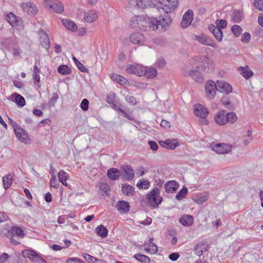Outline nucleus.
<instances>
[{"instance_id":"f257e3e1","label":"nucleus","mask_w":263,"mask_h":263,"mask_svg":"<svg viewBox=\"0 0 263 263\" xmlns=\"http://www.w3.org/2000/svg\"><path fill=\"white\" fill-rule=\"evenodd\" d=\"M157 23V18L140 15L133 16L130 21V26L132 28L140 30H145L146 28H148L155 31L157 30L156 25Z\"/></svg>"},{"instance_id":"f03ea898","label":"nucleus","mask_w":263,"mask_h":263,"mask_svg":"<svg viewBox=\"0 0 263 263\" xmlns=\"http://www.w3.org/2000/svg\"><path fill=\"white\" fill-rule=\"evenodd\" d=\"M210 59L206 57H196L190 60V64L192 65L193 68L196 70L189 69L183 70V74L185 76H193L200 70H204L209 66Z\"/></svg>"},{"instance_id":"7ed1b4c3","label":"nucleus","mask_w":263,"mask_h":263,"mask_svg":"<svg viewBox=\"0 0 263 263\" xmlns=\"http://www.w3.org/2000/svg\"><path fill=\"white\" fill-rule=\"evenodd\" d=\"M215 24L216 26L211 25L209 26V29L217 41L220 42L221 41L223 36L221 29L227 27V22L224 20H217L216 21Z\"/></svg>"},{"instance_id":"20e7f679","label":"nucleus","mask_w":263,"mask_h":263,"mask_svg":"<svg viewBox=\"0 0 263 263\" xmlns=\"http://www.w3.org/2000/svg\"><path fill=\"white\" fill-rule=\"evenodd\" d=\"M160 190L158 187H154L146 195V200L148 205L153 208H157L162 201V197L160 195Z\"/></svg>"},{"instance_id":"39448f33","label":"nucleus","mask_w":263,"mask_h":263,"mask_svg":"<svg viewBox=\"0 0 263 263\" xmlns=\"http://www.w3.org/2000/svg\"><path fill=\"white\" fill-rule=\"evenodd\" d=\"M161 5V8L166 13L175 10L178 6V0H155Z\"/></svg>"},{"instance_id":"423d86ee","label":"nucleus","mask_w":263,"mask_h":263,"mask_svg":"<svg viewBox=\"0 0 263 263\" xmlns=\"http://www.w3.org/2000/svg\"><path fill=\"white\" fill-rule=\"evenodd\" d=\"M45 6L58 13H61L64 10L63 5L58 0H46Z\"/></svg>"},{"instance_id":"0eeeda50","label":"nucleus","mask_w":263,"mask_h":263,"mask_svg":"<svg viewBox=\"0 0 263 263\" xmlns=\"http://www.w3.org/2000/svg\"><path fill=\"white\" fill-rule=\"evenodd\" d=\"M21 8L24 12L29 15H34L38 11L36 5L31 2L22 3L21 4Z\"/></svg>"},{"instance_id":"6e6552de","label":"nucleus","mask_w":263,"mask_h":263,"mask_svg":"<svg viewBox=\"0 0 263 263\" xmlns=\"http://www.w3.org/2000/svg\"><path fill=\"white\" fill-rule=\"evenodd\" d=\"M125 70L128 73L141 77L144 72V67L140 64H129L126 66Z\"/></svg>"},{"instance_id":"1a4fd4ad","label":"nucleus","mask_w":263,"mask_h":263,"mask_svg":"<svg viewBox=\"0 0 263 263\" xmlns=\"http://www.w3.org/2000/svg\"><path fill=\"white\" fill-rule=\"evenodd\" d=\"M130 42L136 45L144 46L146 44V38L144 35L140 32H134L129 36Z\"/></svg>"},{"instance_id":"9d476101","label":"nucleus","mask_w":263,"mask_h":263,"mask_svg":"<svg viewBox=\"0 0 263 263\" xmlns=\"http://www.w3.org/2000/svg\"><path fill=\"white\" fill-rule=\"evenodd\" d=\"M6 20L13 27L21 28L23 26L22 18L16 16L12 12H10L6 15Z\"/></svg>"},{"instance_id":"9b49d317","label":"nucleus","mask_w":263,"mask_h":263,"mask_svg":"<svg viewBox=\"0 0 263 263\" xmlns=\"http://www.w3.org/2000/svg\"><path fill=\"white\" fill-rule=\"evenodd\" d=\"M205 90L206 96L210 99H213L217 90V86L214 81H208L205 83Z\"/></svg>"},{"instance_id":"f8f14e48","label":"nucleus","mask_w":263,"mask_h":263,"mask_svg":"<svg viewBox=\"0 0 263 263\" xmlns=\"http://www.w3.org/2000/svg\"><path fill=\"white\" fill-rule=\"evenodd\" d=\"M229 115L230 113L227 112L225 110H221L216 114L214 120L218 125H224L229 121Z\"/></svg>"},{"instance_id":"ddd939ff","label":"nucleus","mask_w":263,"mask_h":263,"mask_svg":"<svg viewBox=\"0 0 263 263\" xmlns=\"http://www.w3.org/2000/svg\"><path fill=\"white\" fill-rule=\"evenodd\" d=\"M14 133L18 140L25 144L30 143L28 134L24 129L16 127L14 128Z\"/></svg>"},{"instance_id":"4468645a","label":"nucleus","mask_w":263,"mask_h":263,"mask_svg":"<svg viewBox=\"0 0 263 263\" xmlns=\"http://www.w3.org/2000/svg\"><path fill=\"white\" fill-rule=\"evenodd\" d=\"M194 13L192 10H187L183 15L181 22V27L182 28L188 27L193 21Z\"/></svg>"},{"instance_id":"2eb2a0df","label":"nucleus","mask_w":263,"mask_h":263,"mask_svg":"<svg viewBox=\"0 0 263 263\" xmlns=\"http://www.w3.org/2000/svg\"><path fill=\"white\" fill-rule=\"evenodd\" d=\"M212 150L218 154H226L230 151V145L226 143L211 144Z\"/></svg>"},{"instance_id":"dca6fc26","label":"nucleus","mask_w":263,"mask_h":263,"mask_svg":"<svg viewBox=\"0 0 263 263\" xmlns=\"http://www.w3.org/2000/svg\"><path fill=\"white\" fill-rule=\"evenodd\" d=\"M194 40L197 41L202 44L209 46L214 48L216 47V43L212 39L204 35H195L194 37Z\"/></svg>"},{"instance_id":"f3484780","label":"nucleus","mask_w":263,"mask_h":263,"mask_svg":"<svg viewBox=\"0 0 263 263\" xmlns=\"http://www.w3.org/2000/svg\"><path fill=\"white\" fill-rule=\"evenodd\" d=\"M194 112L196 116L202 119H205L209 114L207 108L200 104H196L194 105Z\"/></svg>"},{"instance_id":"a211bd4d","label":"nucleus","mask_w":263,"mask_h":263,"mask_svg":"<svg viewBox=\"0 0 263 263\" xmlns=\"http://www.w3.org/2000/svg\"><path fill=\"white\" fill-rule=\"evenodd\" d=\"M99 15L97 12L93 10H90L84 13V20L87 23H91L97 21Z\"/></svg>"},{"instance_id":"6ab92c4d","label":"nucleus","mask_w":263,"mask_h":263,"mask_svg":"<svg viewBox=\"0 0 263 263\" xmlns=\"http://www.w3.org/2000/svg\"><path fill=\"white\" fill-rule=\"evenodd\" d=\"M217 90L220 92L228 95L230 92V85L223 80L217 81Z\"/></svg>"},{"instance_id":"aec40b11","label":"nucleus","mask_w":263,"mask_h":263,"mask_svg":"<svg viewBox=\"0 0 263 263\" xmlns=\"http://www.w3.org/2000/svg\"><path fill=\"white\" fill-rule=\"evenodd\" d=\"M128 3L133 7L144 9L151 4L150 0H128Z\"/></svg>"},{"instance_id":"412c9836","label":"nucleus","mask_w":263,"mask_h":263,"mask_svg":"<svg viewBox=\"0 0 263 263\" xmlns=\"http://www.w3.org/2000/svg\"><path fill=\"white\" fill-rule=\"evenodd\" d=\"M39 35L42 46L48 50L50 48V42L47 34L44 30H42L40 31Z\"/></svg>"},{"instance_id":"4be33fe9","label":"nucleus","mask_w":263,"mask_h":263,"mask_svg":"<svg viewBox=\"0 0 263 263\" xmlns=\"http://www.w3.org/2000/svg\"><path fill=\"white\" fill-rule=\"evenodd\" d=\"M159 144L161 146L165 147L166 148L169 149H174L179 145V143L176 139H168L165 141H160Z\"/></svg>"},{"instance_id":"5701e85b","label":"nucleus","mask_w":263,"mask_h":263,"mask_svg":"<svg viewBox=\"0 0 263 263\" xmlns=\"http://www.w3.org/2000/svg\"><path fill=\"white\" fill-rule=\"evenodd\" d=\"M117 209L120 213H127L130 209L129 204L128 202L124 200L119 201L116 205Z\"/></svg>"},{"instance_id":"b1692460","label":"nucleus","mask_w":263,"mask_h":263,"mask_svg":"<svg viewBox=\"0 0 263 263\" xmlns=\"http://www.w3.org/2000/svg\"><path fill=\"white\" fill-rule=\"evenodd\" d=\"M179 222L183 226H191L194 222L193 217L190 215H184L180 218Z\"/></svg>"},{"instance_id":"393cba45","label":"nucleus","mask_w":263,"mask_h":263,"mask_svg":"<svg viewBox=\"0 0 263 263\" xmlns=\"http://www.w3.org/2000/svg\"><path fill=\"white\" fill-rule=\"evenodd\" d=\"M178 183L174 180L167 181L165 185L164 189L165 191L168 193H172L177 190Z\"/></svg>"},{"instance_id":"a878e982","label":"nucleus","mask_w":263,"mask_h":263,"mask_svg":"<svg viewBox=\"0 0 263 263\" xmlns=\"http://www.w3.org/2000/svg\"><path fill=\"white\" fill-rule=\"evenodd\" d=\"M23 258L26 259L29 258L31 261L34 262L36 260L38 254L34 251L31 250H24L22 252Z\"/></svg>"},{"instance_id":"bb28decb","label":"nucleus","mask_w":263,"mask_h":263,"mask_svg":"<svg viewBox=\"0 0 263 263\" xmlns=\"http://www.w3.org/2000/svg\"><path fill=\"white\" fill-rule=\"evenodd\" d=\"M124 172V178L125 179L130 180L134 177V170L129 165H125L123 166Z\"/></svg>"},{"instance_id":"cd10ccee","label":"nucleus","mask_w":263,"mask_h":263,"mask_svg":"<svg viewBox=\"0 0 263 263\" xmlns=\"http://www.w3.org/2000/svg\"><path fill=\"white\" fill-rule=\"evenodd\" d=\"M157 23L156 24L157 30L159 26H161L162 28H165L167 25H168L172 22L170 17L166 16L163 17L162 16L159 17V20L157 18Z\"/></svg>"},{"instance_id":"c85d7f7f","label":"nucleus","mask_w":263,"mask_h":263,"mask_svg":"<svg viewBox=\"0 0 263 263\" xmlns=\"http://www.w3.org/2000/svg\"><path fill=\"white\" fill-rule=\"evenodd\" d=\"M238 70L240 71V74L246 79H248L253 76V71L248 66L239 67Z\"/></svg>"},{"instance_id":"c756f323","label":"nucleus","mask_w":263,"mask_h":263,"mask_svg":"<svg viewBox=\"0 0 263 263\" xmlns=\"http://www.w3.org/2000/svg\"><path fill=\"white\" fill-rule=\"evenodd\" d=\"M107 176L109 179L112 180H117L121 175L120 171L116 168H111L108 170Z\"/></svg>"},{"instance_id":"7c9ffc66","label":"nucleus","mask_w":263,"mask_h":263,"mask_svg":"<svg viewBox=\"0 0 263 263\" xmlns=\"http://www.w3.org/2000/svg\"><path fill=\"white\" fill-rule=\"evenodd\" d=\"M207 245L205 243L200 242L197 243L195 248L194 251L196 255L200 256L203 252L206 251Z\"/></svg>"},{"instance_id":"2f4dec72","label":"nucleus","mask_w":263,"mask_h":263,"mask_svg":"<svg viewBox=\"0 0 263 263\" xmlns=\"http://www.w3.org/2000/svg\"><path fill=\"white\" fill-rule=\"evenodd\" d=\"M243 18V12L242 10H234L232 13L231 14V18L235 23H238L240 22Z\"/></svg>"},{"instance_id":"473e14b6","label":"nucleus","mask_w":263,"mask_h":263,"mask_svg":"<svg viewBox=\"0 0 263 263\" xmlns=\"http://www.w3.org/2000/svg\"><path fill=\"white\" fill-rule=\"evenodd\" d=\"M122 191L124 195L132 196L135 193V188L129 184H124L122 186Z\"/></svg>"},{"instance_id":"72a5a7b5","label":"nucleus","mask_w":263,"mask_h":263,"mask_svg":"<svg viewBox=\"0 0 263 263\" xmlns=\"http://www.w3.org/2000/svg\"><path fill=\"white\" fill-rule=\"evenodd\" d=\"M144 72L143 75L147 78L152 79L155 77L157 73V70L153 67H144Z\"/></svg>"},{"instance_id":"f704fd0d","label":"nucleus","mask_w":263,"mask_h":263,"mask_svg":"<svg viewBox=\"0 0 263 263\" xmlns=\"http://www.w3.org/2000/svg\"><path fill=\"white\" fill-rule=\"evenodd\" d=\"M69 174L65 172L64 170H61L58 173L59 181L64 185L67 186L68 184L66 182L67 179L69 178Z\"/></svg>"},{"instance_id":"c9c22d12","label":"nucleus","mask_w":263,"mask_h":263,"mask_svg":"<svg viewBox=\"0 0 263 263\" xmlns=\"http://www.w3.org/2000/svg\"><path fill=\"white\" fill-rule=\"evenodd\" d=\"M40 70L38 68L37 66L35 64L33 66V79L34 82V84L37 85L38 87L40 86Z\"/></svg>"},{"instance_id":"e433bc0d","label":"nucleus","mask_w":263,"mask_h":263,"mask_svg":"<svg viewBox=\"0 0 263 263\" xmlns=\"http://www.w3.org/2000/svg\"><path fill=\"white\" fill-rule=\"evenodd\" d=\"M62 23L66 28L72 31H74L77 29V25L71 20H63Z\"/></svg>"},{"instance_id":"4c0bfd02","label":"nucleus","mask_w":263,"mask_h":263,"mask_svg":"<svg viewBox=\"0 0 263 263\" xmlns=\"http://www.w3.org/2000/svg\"><path fill=\"white\" fill-rule=\"evenodd\" d=\"M97 235L102 238H105L107 236L108 230L103 226L100 225L96 228Z\"/></svg>"},{"instance_id":"58836bf2","label":"nucleus","mask_w":263,"mask_h":263,"mask_svg":"<svg viewBox=\"0 0 263 263\" xmlns=\"http://www.w3.org/2000/svg\"><path fill=\"white\" fill-rule=\"evenodd\" d=\"M3 182L5 190L9 188L12 183V175L9 174L4 176L3 178Z\"/></svg>"},{"instance_id":"ea45409f","label":"nucleus","mask_w":263,"mask_h":263,"mask_svg":"<svg viewBox=\"0 0 263 263\" xmlns=\"http://www.w3.org/2000/svg\"><path fill=\"white\" fill-rule=\"evenodd\" d=\"M243 139V143L245 145H247L249 144L253 139L252 138V132L251 130H248L242 136Z\"/></svg>"},{"instance_id":"a19ab883","label":"nucleus","mask_w":263,"mask_h":263,"mask_svg":"<svg viewBox=\"0 0 263 263\" xmlns=\"http://www.w3.org/2000/svg\"><path fill=\"white\" fill-rule=\"evenodd\" d=\"M58 72L61 74L66 75L71 72V69L67 65H61L58 67Z\"/></svg>"},{"instance_id":"79ce46f5","label":"nucleus","mask_w":263,"mask_h":263,"mask_svg":"<svg viewBox=\"0 0 263 263\" xmlns=\"http://www.w3.org/2000/svg\"><path fill=\"white\" fill-rule=\"evenodd\" d=\"M134 257L142 263H150L151 259L146 255L140 253L136 254Z\"/></svg>"},{"instance_id":"37998d69","label":"nucleus","mask_w":263,"mask_h":263,"mask_svg":"<svg viewBox=\"0 0 263 263\" xmlns=\"http://www.w3.org/2000/svg\"><path fill=\"white\" fill-rule=\"evenodd\" d=\"M144 250L147 253L154 254L158 252V248L155 243H151V244H147V247L145 248Z\"/></svg>"},{"instance_id":"c03bdc74","label":"nucleus","mask_w":263,"mask_h":263,"mask_svg":"<svg viewBox=\"0 0 263 263\" xmlns=\"http://www.w3.org/2000/svg\"><path fill=\"white\" fill-rule=\"evenodd\" d=\"M11 232L13 235L21 238H23L25 236L24 231L18 227H13L11 229Z\"/></svg>"},{"instance_id":"a18cd8bd","label":"nucleus","mask_w":263,"mask_h":263,"mask_svg":"<svg viewBox=\"0 0 263 263\" xmlns=\"http://www.w3.org/2000/svg\"><path fill=\"white\" fill-rule=\"evenodd\" d=\"M150 186V182L144 179L140 180L137 184V186L139 189H147Z\"/></svg>"},{"instance_id":"49530a36","label":"nucleus","mask_w":263,"mask_h":263,"mask_svg":"<svg viewBox=\"0 0 263 263\" xmlns=\"http://www.w3.org/2000/svg\"><path fill=\"white\" fill-rule=\"evenodd\" d=\"M231 31L236 37H238L242 33V29L239 25H234L231 27Z\"/></svg>"},{"instance_id":"de8ad7c7","label":"nucleus","mask_w":263,"mask_h":263,"mask_svg":"<svg viewBox=\"0 0 263 263\" xmlns=\"http://www.w3.org/2000/svg\"><path fill=\"white\" fill-rule=\"evenodd\" d=\"M15 96V102L17 104V105L23 107L25 105V100L22 96L18 93H14Z\"/></svg>"},{"instance_id":"09e8293b","label":"nucleus","mask_w":263,"mask_h":263,"mask_svg":"<svg viewBox=\"0 0 263 263\" xmlns=\"http://www.w3.org/2000/svg\"><path fill=\"white\" fill-rule=\"evenodd\" d=\"M188 190L186 187H183L177 194L176 198L177 199L180 200L185 197L187 194Z\"/></svg>"},{"instance_id":"8fccbe9b","label":"nucleus","mask_w":263,"mask_h":263,"mask_svg":"<svg viewBox=\"0 0 263 263\" xmlns=\"http://www.w3.org/2000/svg\"><path fill=\"white\" fill-rule=\"evenodd\" d=\"M209 198L208 195H203L196 197L194 199V201L198 204H202L206 201Z\"/></svg>"},{"instance_id":"3c124183","label":"nucleus","mask_w":263,"mask_h":263,"mask_svg":"<svg viewBox=\"0 0 263 263\" xmlns=\"http://www.w3.org/2000/svg\"><path fill=\"white\" fill-rule=\"evenodd\" d=\"M50 184L51 186L58 189L59 186V183L55 175L53 173L51 174V178L50 181Z\"/></svg>"},{"instance_id":"603ef678","label":"nucleus","mask_w":263,"mask_h":263,"mask_svg":"<svg viewBox=\"0 0 263 263\" xmlns=\"http://www.w3.org/2000/svg\"><path fill=\"white\" fill-rule=\"evenodd\" d=\"M107 102L111 106L114 105L116 101V95L114 93H110L107 96Z\"/></svg>"},{"instance_id":"864d4df0","label":"nucleus","mask_w":263,"mask_h":263,"mask_svg":"<svg viewBox=\"0 0 263 263\" xmlns=\"http://www.w3.org/2000/svg\"><path fill=\"white\" fill-rule=\"evenodd\" d=\"M99 189L104 193H107L110 191V187L106 183H100L99 184Z\"/></svg>"},{"instance_id":"5fc2aeb1","label":"nucleus","mask_w":263,"mask_h":263,"mask_svg":"<svg viewBox=\"0 0 263 263\" xmlns=\"http://www.w3.org/2000/svg\"><path fill=\"white\" fill-rule=\"evenodd\" d=\"M88 100L86 99H84L80 104L81 108L84 111H87L88 109Z\"/></svg>"},{"instance_id":"6e6d98bb","label":"nucleus","mask_w":263,"mask_h":263,"mask_svg":"<svg viewBox=\"0 0 263 263\" xmlns=\"http://www.w3.org/2000/svg\"><path fill=\"white\" fill-rule=\"evenodd\" d=\"M254 5L256 9L263 11V0H254Z\"/></svg>"},{"instance_id":"4d7b16f0","label":"nucleus","mask_w":263,"mask_h":263,"mask_svg":"<svg viewBox=\"0 0 263 263\" xmlns=\"http://www.w3.org/2000/svg\"><path fill=\"white\" fill-rule=\"evenodd\" d=\"M251 40V35L248 32L244 33L241 36V41L244 43H248Z\"/></svg>"},{"instance_id":"13d9d810","label":"nucleus","mask_w":263,"mask_h":263,"mask_svg":"<svg viewBox=\"0 0 263 263\" xmlns=\"http://www.w3.org/2000/svg\"><path fill=\"white\" fill-rule=\"evenodd\" d=\"M83 257L86 261L90 263L94 262L97 260L96 257L86 253L83 254Z\"/></svg>"},{"instance_id":"bf43d9fd","label":"nucleus","mask_w":263,"mask_h":263,"mask_svg":"<svg viewBox=\"0 0 263 263\" xmlns=\"http://www.w3.org/2000/svg\"><path fill=\"white\" fill-rule=\"evenodd\" d=\"M67 263H85L82 260L78 258H69L66 261Z\"/></svg>"},{"instance_id":"052dcab7","label":"nucleus","mask_w":263,"mask_h":263,"mask_svg":"<svg viewBox=\"0 0 263 263\" xmlns=\"http://www.w3.org/2000/svg\"><path fill=\"white\" fill-rule=\"evenodd\" d=\"M126 100L129 104L135 105L137 103L136 100L133 96H127L126 97Z\"/></svg>"},{"instance_id":"680f3d73","label":"nucleus","mask_w":263,"mask_h":263,"mask_svg":"<svg viewBox=\"0 0 263 263\" xmlns=\"http://www.w3.org/2000/svg\"><path fill=\"white\" fill-rule=\"evenodd\" d=\"M221 101L225 107H227L230 103V100L229 98L226 96H223L221 98Z\"/></svg>"},{"instance_id":"e2e57ef3","label":"nucleus","mask_w":263,"mask_h":263,"mask_svg":"<svg viewBox=\"0 0 263 263\" xmlns=\"http://www.w3.org/2000/svg\"><path fill=\"white\" fill-rule=\"evenodd\" d=\"M9 256L6 253H3L1 256H0V263H5V261H6Z\"/></svg>"},{"instance_id":"0e129e2a","label":"nucleus","mask_w":263,"mask_h":263,"mask_svg":"<svg viewBox=\"0 0 263 263\" xmlns=\"http://www.w3.org/2000/svg\"><path fill=\"white\" fill-rule=\"evenodd\" d=\"M148 144L151 147V148L153 150V151H156L158 149V145L157 144V143L155 142V141H148Z\"/></svg>"},{"instance_id":"69168bd1","label":"nucleus","mask_w":263,"mask_h":263,"mask_svg":"<svg viewBox=\"0 0 263 263\" xmlns=\"http://www.w3.org/2000/svg\"><path fill=\"white\" fill-rule=\"evenodd\" d=\"M156 64L157 66H158L159 67H163L165 65V62L164 59L160 58L157 60Z\"/></svg>"},{"instance_id":"338daca9","label":"nucleus","mask_w":263,"mask_h":263,"mask_svg":"<svg viewBox=\"0 0 263 263\" xmlns=\"http://www.w3.org/2000/svg\"><path fill=\"white\" fill-rule=\"evenodd\" d=\"M77 67L82 72H87L88 71L87 68L85 67L83 64H82L81 63L79 62L78 64H77Z\"/></svg>"},{"instance_id":"774afa93","label":"nucleus","mask_w":263,"mask_h":263,"mask_svg":"<svg viewBox=\"0 0 263 263\" xmlns=\"http://www.w3.org/2000/svg\"><path fill=\"white\" fill-rule=\"evenodd\" d=\"M179 257V254L178 253H173L169 255L168 258L172 261H176L178 259Z\"/></svg>"}]
</instances>
